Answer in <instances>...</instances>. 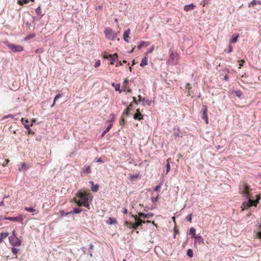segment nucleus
Listing matches in <instances>:
<instances>
[{
  "mask_svg": "<svg viewBox=\"0 0 261 261\" xmlns=\"http://www.w3.org/2000/svg\"><path fill=\"white\" fill-rule=\"evenodd\" d=\"M91 198V194L90 193L79 191L76 194V197L74 198V201L78 206H84L90 209L89 200Z\"/></svg>",
  "mask_w": 261,
  "mask_h": 261,
  "instance_id": "1",
  "label": "nucleus"
},
{
  "mask_svg": "<svg viewBox=\"0 0 261 261\" xmlns=\"http://www.w3.org/2000/svg\"><path fill=\"white\" fill-rule=\"evenodd\" d=\"M260 199V196L258 195H256V199L255 200L249 199L247 202H244L241 206L242 211H244V210L247 209L248 208L252 206H255L258 204L259 200Z\"/></svg>",
  "mask_w": 261,
  "mask_h": 261,
  "instance_id": "2",
  "label": "nucleus"
},
{
  "mask_svg": "<svg viewBox=\"0 0 261 261\" xmlns=\"http://www.w3.org/2000/svg\"><path fill=\"white\" fill-rule=\"evenodd\" d=\"M4 43L13 52H20L23 50V47L20 45H16L10 43L8 41L5 42Z\"/></svg>",
  "mask_w": 261,
  "mask_h": 261,
  "instance_id": "3",
  "label": "nucleus"
},
{
  "mask_svg": "<svg viewBox=\"0 0 261 261\" xmlns=\"http://www.w3.org/2000/svg\"><path fill=\"white\" fill-rule=\"evenodd\" d=\"M106 37L110 40H114L116 37V34L110 28H106L104 31Z\"/></svg>",
  "mask_w": 261,
  "mask_h": 261,
  "instance_id": "4",
  "label": "nucleus"
},
{
  "mask_svg": "<svg viewBox=\"0 0 261 261\" xmlns=\"http://www.w3.org/2000/svg\"><path fill=\"white\" fill-rule=\"evenodd\" d=\"M10 243L14 246H19L21 244V241L17 237L9 238Z\"/></svg>",
  "mask_w": 261,
  "mask_h": 261,
  "instance_id": "5",
  "label": "nucleus"
},
{
  "mask_svg": "<svg viewBox=\"0 0 261 261\" xmlns=\"http://www.w3.org/2000/svg\"><path fill=\"white\" fill-rule=\"evenodd\" d=\"M134 217L135 220V222L134 223L135 229H136L139 226H141L142 224L145 223V221L139 218L137 215L134 216Z\"/></svg>",
  "mask_w": 261,
  "mask_h": 261,
  "instance_id": "6",
  "label": "nucleus"
},
{
  "mask_svg": "<svg viewBox=\"0 0 261 261\" xmlns=\"http://www.w3.org/2000/svg\"><path fill=\"white\" fill-rule=\"evenodd\" d=\"M202 111L203 112L202 119L204 120L206 124L208 123V115H207V109L205 106H203L202 107Z\"/></svg>",
  "mask_w": 261,
  "mask_h": 261,
  "instance_id": "7",
  "label": "nucleus"
},
{
  "mask_svg": "<svg viewBox=\"0 0 261 261\" xmlns=\"http://www.w3.org/2000/svg\"><path fill=\"white\" fill-rule=\"evenodd\" d=\"M242 194L247 193V192H249L252 190V189H250V186L248 185V183L246 182H244L243 184L242 185Z\"/></svg>",
  "mask_w": 261,
  "mask_h": 261,
  "instance_id": "8",
  "label": "nucleus"
},
{
  "mask_svg": "<svg viewBox=\"0 0 261 261\" xmlns=\"http://www.w3.org/2000/svg\"><path fill=\"white\" fill-rule=\"evenodd\" d=\"M175 57L176 56L174 55L173 53L172 52V53L170 54L169 59L168 60V63L172 65L177 64V60L174 59Z\"/></svg>",
  "mask_w": 261,
  "mask_h": 261,
  "instance_id": "9",
  "label": "nucleus"
},
{
  "mask_svg": "<svg viewBox=\"0 0 261 261\" xmlns=\"http://www.w3.org/2000/svg\"><path fill=\"white\" fill-rule=\"evenodd\" d=\"M130 34V29H128L126 30H125L123 33V39L124 41L126 42H129V36Z\"/></svg>",
  "mask_w": 261,
  "mask_h": 261,
  "instance_id": "10",
  "label": "nucleus"
},
{
  "mask_svg": "<svg viewBox=\"0 0 261 261\" xmlns=\"http://www.w3.org/2000/svg\"><path fill=\"white\" fill-rule=\"evenodd\" d=\"M194 238H195V242H194L195 246L196 244H198L199 245L203 244L204 240L201 236H197Z\"/></svg>",
  "mask_w": 261,
  "mask_h": 261,
  "instance_id": "11",
  "label": "nucleus"
},
{
  "mask_svg": "<svg viewBox=\"0 0 261 261\" xmlns=\"http://www.w3.org/2000/svg\"><path fill=\"white\" fill-rule=\"evenodd\" d=\"M6 219L12 221H16V222H22L23 221V218L21 216L20 217H8L6 218Z\"/></svg>",
  "mask_w": 261,
  "mask_h": 261,
  "instance_id": "12",
  "label": "nucleus"
},
{
  "mask_svg": "<svg viewBox=\"0 0 261 261\" xmlns=\"http://www.w3.org/2000/svg\"><path fill=\"white\" fill-rule=\"evenodd\" d=\"M196 7V6L193 4L190 5H185L184 7V9L185 11H189L190 10H192L194 9Z\"/></svg>",
  "mask_w": 261,
  "mask_h": 261,
  "instance_id": "13",
  "label": "nucleus"
},
{
  "mask_svg": "<svg viewBox=\"0 0 261 261\" xmlns=\"http://www.w3.org/2000/svg\"><path fill=\"white\" fill-rule=\"evenodd\" d=\"M153 216V214H144L143 213H138V216L139 217V218H143L144 219H146V218H151V217H152Z\"/></svg>",
  "mask_w": 261,
  "mask_h": 261,
  "instance_id": "14",
  "label": "nucleus"
},
{
  "mask_svg": "<svg viewBox=\"0 0 261 261\" xmlns=\"http://www.w3.org/2000/svg\"><path fill=\"white\" fill-rule=\"evenodd\" d=\"M82 211V209H81V208H74L73 211H71L70 212H67V213L65 214V215H68L69 214H73L74 213L79 214Z\"/></svg>",
  "mask_w": 261,
  "mask_h": 261,
  "instance_id": "15",
  "label": "nucleus"
},
{
  "mask_svg": "<svg viewBox=\"0 0 261 261\" xmlns=\"http://www.w3.org/2000/svg\"><path fill=\"white\" fill-rule=\"evenodd\" d=\"M239 34H233L232 37H231V40H230V43H236L237 40H238V38L239 37Z\"/></svg>",
  "mask_w": 261,
  "mask_h": 261,
  "instance_id": "16",
  "label": "nucleus"
},
{
  "mask_svg": "<svg viewBox=\"0 0 261 261\" xmlns=\"http://www.w3.org/2000/svg\"><path fill=\"white\" fill-rule=\"evenodd\" d=\"M148 64V58L147 57L145 56L141 62L140 66L143 67L144 66L147 65Z\"/></svg>",
  "mask_w": 261,
  "mask_h": 261,
  "instance_id": "17",
  "label": "nucleus"
},
{
  "mask_svg": "<svg viewBox=\"0 0 261 261\" xmlns=\"http://www.w3.org/2000/svg\"><path fill=\"white\" fill-rule=\"evenodd\" d=\"M149 43L148 42L146 41H141L140 44L137 46V47L139 49H141L143 46H147L149 45Z\"/></svg>",
  "mask_w": 261,
  "mask_h": 261,
  "instance_id": "18",
  "label": "nucleus"
},
{
  "mask_svg": "<svg viewBox=\"0 0 261 261\" xmlns=\"http://www.w3.org/2000/svg\"><path fill=\"white\" fill-rule=\"evenodd\" d=\"M261 5V1H256V0H253L251 2H250L248 5V7L249 8H250L252 5Z\"/></svg>",
  "mask_w": 261,
  "mask_h": 261,
  "instance_id": "19",
  "label": "nucleus"
},
{
  "mask_svg": "<svg viewBox=\"0 0 261 261\" xmlns=\"http://www.w3.org/2000/svg\"><path fill=\"white\" fill-rule=\"evenodd\" d=\"M133 117L136 120H141L143 119V116L141 114V113H136L134 115Z\"/></svg>",
  "mask_w": 261,
  "mask_h": 261,
  "instance_id": "20",
  "label": "nucleus"
},
{
  "mask_svg": "<svg viewBox=\"0 0 261 261\" xmlns=\"http://www.w3.org/2000/svg\"><path fill=\"white\" fill-rule=\"evenodd\" d=\"M124 225L126 226H128L130 228H132L134 230H135V225H134V223H130V222H129L128 221H125L124 222Z\"/></svg>",
  "mask_w": 261,
  "mask_h": 261,
  "instance_id": "21",
  "label": "nucleus"
},
{
  "mask_svg": "<svg viewBox=\"0 0 261 261\" xmlns=\"http://www.w3.org/2000/svg\"><path fill=\"white\" fill-rule=\"evenodd\" d=\"M23 121H24V118H22L21 119V121H22L23 124L24 125V127L26 129L29 130L30 129V126L33 125V123L35 121V119L34 120H32V123H31V124L30 125H28L27 123H24Z\"/></svg>",
  "mask_w": 261,
  "mask_h": 261,
  "instance_id": "22",
  "label": "nucleus"
},
{
  "mask_svg": "<svg viewBox=\"0 0 261 261\" xmlns=\"http://www.w3.org/2000/svg\"><path fill=\"white\" fill-rule=\"evenodd\" d=\"M110 58H111V61L110 64L111 65H113V64H114V61L118 58V55L116 53L114 54V55H111V57H110Z\"/></svg>",
  "mask_w": 261,
  "mask_h": 261,
  "instance_id": "23",
  "label": "nucleus"
},
{
  "mask_svg": "<svg viewBox=\"0 0 261 261\" xmlns=\"http://www.w3.org/2000/svg\"><path fill=\"white\" fill-rule=\"evenodd\" d=\"M128 80L127 79H125L123 83L122 88H123V90L125 91L126 88L128 87Z\"/></svg>",
  "mask_w": 261,
  "mask_h": 261,
  "instance_id": "24",
  "label": "nucleus"
},
{
  "mask_svg": "<svg viewBox=\"0 0 261 261\" xmlns=\"http://www.w3.org/2000/svg\"><path fill=\"white\" fill-rule=\"evenodd\" d=\"M116 222H117L116 220L115 219H114L111 217H110L109 218V220L107 222V223H109V224H115V223H116Z\"/></svg>",
  "mask_w": 261,
  "mask_h": 261,
  "instance_id": "25",
  "label": "nucleus"
},
{
  "mask_svg": "<svg viewBox=\"0 0 261 261\" xmlns=\"http://www.w3.org/2000/svg\"><path fill=\"white\" fill-rule=\"evenodd\" d=\"M190 233L193 235V238H195L197 236L196 235V229L194 227H191L190 229Z\"/></svg>",
  "mask_w": 261,
  "mask_h": 261,
  "instance_id": "26",
  "label": "nucleus"
},
{
  "mask_svg": "<svg viewBox=\"0 0 261 261\" xmlns=\"http://www.w3.org/2000/svg\"><path fill=\"white\" fill-rule=\"evenodd\" d=\"M151 100H145V99H143L142 100V103L143 106L148 105L150 106L151 105Z\"/></svg>",
  "mask_w": 261,
  "mask_h": 261,
  "instance_id": "27",
  "label": "nucleus"
},
{
  "mask_svg": "<svg viewBox=\"0 0 261 261\" xmlns=\"http://www.w3.org/2000/svg\"><path fill=\"white\" fill-rule=\"evenodd\" d=\"M62 97V95L60 94H57L54 98V102H53V104L51 106V107H53L55 104V102L59 98H61Z\"/></svg>",
  "mask_w": 261,
  "mask_h": 261,
  "instance_id": "28",
  "label": "nucleus"
},
{
  "mask_svg": "<svg viewBox=\"0 0 261 261\" xmlns=\"http://www.w3.org/2000/svg\"><path fill=\"white\" fill-rule=\"evenodd\" d=\"M9 236V233L8 232H2L1 233L0 238L2 240L6 238Z\"/></svg>",
  "mask_w": 261,
  "mask_h": 261,
  "instance_id": "29",
  "label": "nucleus"
},
{
  "mask_svg": "<svg viewBox=\"0 0 261 261\" xmlns=\"http://www.w3.org/2000/svg\"><path fill=\"white\" fill-rule=\"evenodd\" d=\"M28 0H18L17 3L19 4L20 6H22L24 4L28 3Z\"/></svg>",
  "mask_w": 261,
  "mask_h": 261,
  "instance_id": "30",
  "label": "nucleus"
},
{
  "mask_svg": "<svg viewBox=\"0 0 261 261\" xmlns=\"http://www.w3.org/2000/svg\"><path fill=\"white\" fill-rule=\"evenodd\" d=\"M83 171L87 173H90L91 171L90 166H88L87 167H85L83 169Z\"/></svg>",
  "mask_w": 261,
  "mask_h": 261,
  "instance_id": "31",
  "label": "nucleus"
},
{
  "mask_svg": "<svg viewBox=\"0 0 261 261\" xmlns=\"http://www.w3.org/2000/svg\"><path fill=\"white\" fill-rule=\"evenodd\" d=\"M169 160H170V159H168L167 160V164H166V167H167V170H166V174L168 173L169 172V171H170V163H169Z\"/></svg>",
  "mask_w": 261,
  "mask_h": 261,
  "instance_id": "32",
  "label": "nucleus"
},
{
  "mask_svg": "<svg viewBox=\"0 0 261 261\" xmlns=\"http://www.w3.org/2000/svg\"><path fill=\"white\" fill-rule=\"evenodd\" d=\"M187 254L190 257H192L193 256V252L192 250L191 249H188L187 252Z\"/></svg>",
  "mask_w": 261,
  "mask_h": 261,
  "instance_id": "33",
  "label": "nucleus"
},
{
  "mask_svg": "<svg viewBox=\"0 0 261 261\" xmlns=\"http://www.w3.org/2000/svg\"><path fill=\"white\" fill-rule=\"evenodd\" d=\"M115 89L117 91H119V92L120 93L122 92V90H120V84H117L115 86Z\"/></svg>",
  "mask_w": 261,
  "mask_h": 261,
  "instance_id": "34",
  "label": "nucleus"
},
{
  "mask_svg": "<svg viewBox=\"0 0 261 261\" xmlns=\"http://www.w3.org/2000/svg\"><path fill=\"white\" fill-rule=\"evenodd\" d=\"M234 93L236 94V96L239 97H241L243 94L242 92L240 90L234 91Z\"/></svg>",
  "mask_w": 261,
  "mask_h": 261,
  "instance_id": "35",
  "label": "nucleus"
},
{
  "mask_svg": "<svg viewBox=\"0 0 261 261\" xmlns=\"http://www.w3.org/2000/svg\"><path fill=\"white\" fill-rule=\"evenodd\" d=\"M159 195L158 194L156 195V196L155 197H152L151 198V201L153 202V203H155L159 199Z\"/></svg>",
  "mask_w": 261,
  "mask_h": 261,
  "instance_id": "36",
  "label": "nucleus"
},
{
  "mask_svg": "<svg viewBox=\"0 0 261 261\" xmlns=\"http://www.w3.org/2000/svg\"><path fill=\"white\" fill-rule=\"evenodd\" d=\"M24 210L27 212H31V213L34 212L36 211L34 208H33L32 207H25Z\"/></svg>",
  "mask_w": 261,
  "mask_h": 261,
  "instance_id": "37",
  "label": "nucleus"
},
{
  "mask_svg": "<svg viewBox=\"0 0 261 261\" xmlns=\"http://www.w3.org/2000/svg\"><path fill=\"white\" fill-rule=\"evenodd\" d=\"M245 197L246 198L249 200V199H251V194L250 193V192H247V193H245V194H243Z\"/></svg>",
  "mask_w": 261,
  "mask_h": 261,
  "instance_id": "38",
  "label": "nucleus"
},
{
  "mask_svg": "<svg viewBox=\"0 0 261 261\" xmlns=\"http://www.w3.org/2000/svg\"><path fill=\"white\" fill-rule=\"evenodd\" d=\"M35 12L37 15H40L41 16H42V15H41V9L40 6L36 9Z\"/></svg>",
  "mask_w": 261,
  "mask_h": 261,
  "instance_id": "39",
  "label": "nucleus"
},
{
  "mask_svg": "<svg viewBox=\"0 0 261 261\" xmlns=\"http://www.w3.org/2000/svg\"><path fill=\"white\" fill-rule=\"evenodd\" d=\"M192 214H191L187 216L186 217V220H188L190 223H191V222H192Z\"/></svg>",
  "mask_w": 261,
  "mask_h": 261,
  "instance_id": "40",
  "label": "nucleus"
},
{
  "mask_svg": "<svg viewBox=\"0 0 261 261\" xmlns=\"http://www.w3.org/2000/svg\"><path fill=\"white\" fill-rule=\"evenodd\" d=\"M24 169V170H27V169H28V167H27V166H26V164H25V163H22V164H21V168L19 169V171H20V170H21V169Z\"/></svg>",
  "mask_w": 261,
  "mask_h": 261,
  "instance_id": "41",
  "label": "nucleus"
},
{
  "mask_svg": "<svg viewBox=\"0 0 261 261\" xmlns=\"http://www.w3.org/2000/svg\"><path fill=\"white\" fill-rule=\"evenodd\" d=\"M11 251L14 254L16 255L18 253V250L16 248L13 247L11 249Z\"/></svg>",
  "mask_w": 261,
  "mask_h": 261,
  "instance_id": "42",
  "label": "nucleus"
},
{
  "mask_svg": "<svg viewBox=\"0 0 261 261\" xmlns=\"http://www.w3.org/2000/svg\"><path fill=\"white\" fill-rule=\"evenodd\" d=\"M98 189V186L97 185H96L95 186H93L91 188V190L93 191V192H97V190Z\"/></svg>",
  "mask_w": 261,
  "mask_h": 261,
  "instance_id": "43",
  "label": "nucleus"
},
{
  "mask_svg": "<svg viewBox=\"0 0 261 261\" xmlns=\"http://www.w3.org/2000/svg\"><path fill=\"white\" fill-rule=\"evenodd\" d=\"M112 124H110L108 127L106 129V130L104 131V133H108L110 130V129L111 128L112 126Z\"/></svg>",
  "mask_w": 261,
  "mask_h": 261,
  "instance_id": "44",
  "label": "nucleus"
},
{
  "mask_svg": "<svg viewBox=\"0 0 261 261\" xmlns=\"http://www.w3.org/2000/svg\"><path fill=\"white\" fill-rule=\"evenodd\" d=\"M124 123H125L124 119L123 117V116H122L121 118V119L120 120L119 124H120V125H123Z\"/></svg>",
  "mask_w": 261,
  "mask_h": 261,
  "instance_id": "45",
  "label": "nucleus"
},
{
  "mask_svg": "<svg viewBox=\"0 0 261 261\" xmlns=\"http://www.w3.org/2000/svg\"><path fill=\"white\" fill-rule=\"evenodd\" d=\"M129 113V108H126L123 112V115L122 116H123V115H128Z\"/></svg>",
  "mask_w": 261,
  "mask_h": 261,
  "instance_id": "46",
  "label": "nucleus"
},
{
  "mask_svg": "<svg viewBox=\"0 0 261 261\" xmlns=\"http://www.w3.org/2000/svg\"><path fill=\"white\" fill-rule=\"evenodd\" d=\"M160 189H161V185H158L154 188V191H156V192H159L160 191Z\"/></svg>",
  "mask_w": 261,
  "mask_h": 261,
  "instance_id": "47",
  "label": "nucleus"
},
{
  "mask_svg": "<svg viewBox=\"0 0 261 261\" xmlns=\"http://www.w3.org/2000/svg\"><path fill=\"white\" fill-rule=\"evenodd\" d=\"M9 161H10L8 159L5 160L4 162L2 164V166L3 167H5L8 164V163L9 162Z\"/></svg>",
  "mask_w": 261,
  "mask_h": 261,
  "instance_id": "48",
  "label": "nucleus"
},
{
  "mask_svg": "<svg viewBox=\"0 0 261 261\" xmlns=\"http://www.w3.org/2000/svg\"><path fill=\"white\" fill-rule=\"evenodd\" d=\"M239 68H241L242 66H243V64L245 63V61L244 60H241L239 61Z\"/></svg>",
  "mask_w": 261,
  "mask_h": 261,
  "instance_id": "49",
  "label": "nucleus"
},
{
  "mask_svg": "<svg viewBox=\"0 0 261 261\" xmlns=\"http://www.w3.org/2000/svg\"><path fill=\"white\" fill-rule=\"evenodd\" d=\"M66 213L64 212V211H63V210H61V211H60V215H61V216L62 217H64V216H66V215H65V214H66Z\"/></svg>",
  "mask_w": 261,
  "mask_h": 261,
  "instance_id": "50",
  "label": "nucleus"
},
{
  "mask_svg": "<svg viewBox=\"0 0 261 261\" xmlns=\"http://www.w3.org/2000/svg\"><path fill=\"white\" fill-rule=\"evenodd\" d=\"M232 46L231 45H229L227 52L228 53H231L232 51Z\"/></svg>",
  "mask_w": 261,
  "mask_h": 261,
  "instance_id": "51",
  "label": "nucleus"
},
{
  "mask_svg": "<svg viewBox=\"0 0 261 261\" xmlns=\"http://www.w3.org/2000/svg\"><path fill=\"white\" fill-rule=\"evenodd\" d=\"M100 60H98L95 63L94 66H95V67H98L100 66Z\"/></svg>",
  "mask_w": 261,
  "mask_h": 261,
  "instance_id": "52",
  "label": "nucleus"
},
{
  "mask_svg": "<svg viewBox=\"0 0 261 261\" xmlns=\"http://www.w3.org/2000/svg\"><path fill=\"white\" fill-rule=\"evenodd\" d=\"M185 88H186V89L190 90L191 88L190 84V83H187L186 85Z\"/></svg>",
  "mask_w": 261,
  "mask_h": 261,
  "instance_id": "53",
  "label": "nucleus"
},
{
  "mask_svg": "<svg viewBox=\"0 0 261 261\" xmlns=\"http://www.w3.org/2000/svg\"><path fill=\"white\" fill-rule=\"evenodd\" d=\"M115 115L114 114H111L110 115V117H111V120H110L111 121H113L114 119H115Z\"/></svg>",
  "mask_w": 261,
  "mask_h": 261,
  "instance_id": "54",
  "label": "nucleus"
},
{
  "mask_svg": "<svg viewBox=\"0 0 261 261\" xmlns=\"http://www.w3.org/2000/svg\"><path fill=\"white\" fill-rule=\"evenodd\" d=\"M111 57V55H107L106 54H105V55L103 56V58L105 59L110 58Z\"/></svg>",
  "mask_w": 261,
  "mask_h": 261,
  "instance_id": "55",
  "label": "nucleus"
},
{
  "mask_svg": "<svg viewBox=\"0 0 261 261\" xmlns=\"http://www.w3.org/2000/svg\"><path fill=\"white\" fill-rule=\"evenodd\" d=\"M256 235L258 238L261 239V231L257 232Z\"/></svg>",
  "mask_w": 261,
  "mask_h": 261,
  "instance_id": "56",
  "label": "nucleus"
},
{
  "mask_svg": "<svg viewBox=\"0 0 261 261\" xmlns=\"http://www.w3.org/2000/svg\"><path fill=\"white\" fill-rule=\"evenodd\" d=\"M133 102L135 103L136 104H138V101L136 100V98L135 97H133Z\"/></svg>",
  "mask_w": 261,
  "mask_h": 261,
  "instance_id": "57",
  "label": "nucleus"
},
{
  "mask_svg": "<svg viewBox=\"0 0 261 261\" xmlns=\"http://www.w3.org/2000/svg\"><path fill=\"white\" fill-rule=\"evenodd\" d=\"M9 117L13 118V116L12 115H8L4 116L3 117V119L8 118H9Z\"/></svg>",
  "mask_w": 261,
  "mask_h": 261,
  "instance_id": "58",
  "label": "nucleus"
},
{
  "mask_svg": "<svg viewBox=\"0 0 261 261\" xmlns=\"http://www.w3.org/2000/svg\"><path fill=\"white\" fill-rule=\"evenodd\" d=\"M125 90H126L129 93L132 92V89L130 88H129V87H128Z\"/></svg>",
  "mask_w": 261,
  "mask_h": 261,
  "instance_id": "59",
  "label": "nucleus"
},
{
  "mask_svg": "<svg viewBox=\"0 0 261 261\" xmlns=\"http://www.w3.org/2000/svg\"><path fill=\"white\" fill-rule=\"evenodd\" d=\"M12 233H13V235L11 237H16V232L15 230H13Z\"/></svg>",
  "mask_w": 261,
  "mask_h": 261,
  "instance_id": "60",
  "label": "nucleus"
},
{
  "mask_svg": "<svg viewBox=\"0 0 261 261\" xmlns=\"http://www.w3.org/2000/svg\"><path fill=\"white\" fill-rule=\"evenodd\" d=\"M224 80L225 81H228V76L227 75H225L224 77Z\"/></svg>",
  "mask_w": 261,
  "mask_h": 261,
  "instance_id": "61",
  "label": "nucleus"
},
{
  "mask_svg": "<svg viewBox=\"0 0 261 261\" xmlns=\"http://www.w3.org/2000/svg\"><path fill=\"white\" fill-rule=\"evenodd\" d=\"M123 214H127V210L126 208H124L123 211Z\"/></svg>",
  "mask_w": 261,
  "mask_h": 261,
  "instance_id": "62",
  "label": "nucleus"
},
{
  "mask_svg": "<svg viewBox=\"0 0 261 261\" xmlns=\"http://www.w3.org/2000/svg\"><path fill=\"white\" fill-rule=\"evenodd\" d=\"M122 65V62L121 61H119L118 62V63L116 65V66H121Z\"/></svg>",
  "mask_w": 261,
  "mask_h": 261,
  "instance_id": "63",
  "label": "nucleus"
},
{
  "mask_svg": "<svg viewBox=\"0 0 261 261\" xmlns=\"http://www.w3.org/2000/svg\"><path fill=\"white\" fill-rule=\"evenodd\" d=\"M89 246H90V249L92 250L93 249L94 246L92 244H90Z\"/></svg>",
  "mask_w": 261,
  "mask_h": 261,
  "instance_id": "64",
  "label": "nucleus"
}]
</instances>
